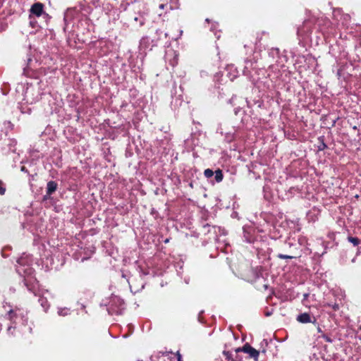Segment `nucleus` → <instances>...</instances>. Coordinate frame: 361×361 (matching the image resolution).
Here are the masks:
<instances>
[{
	"mask_svg": "<svg viewBox=\"0 0 361 361\" xmlns=\"http://www.w3.org/2000/svg\"><path fill=\"white\" fill-rule=\"evenodd\" d=\"M261 267H257L251 268L250 272L252 274V278H248V281L255 284V287L259 291H264L268 289L269 284L267 280L262 277L261 272Z\"/></svg>",
	"mask_w": 361,
	"mask_h": 361,
	"instance_id": "obj_1",
	"label": "nucleus"
},
{
	"mask_svg": "<svg viewBox=\"0 0 361 361\" xmlns=\"http://www.w3.org/2000/svg\"><path fill=\"white\" fill-rule=\"evenodd\" d=\"M235 352H243L245 353L249 354L250 357L253 358L255 360H257L259 355V352L252 348L248 343L244 344V345L241 348H236Z\"/></svg>",
	"mask_w": 361,
	"mask_h": 361,
	"instance_id": "obj_2",
	"label": "nucleus"
},
{
	"mask_svg": "<svg viewBox=\"0 0 361 361\" xmlns=\"http://www.w3.org/2000/svg\"><path fill=\"white\" fill-rule=\"evenodd\" d=\"M44 6L42 3L36 2L31 6L30 9V16L29 18H32V15L35 16L37 17L41 16L44 13Z\"/></svg>",
	"mask_w": 361,
	"mask_h": 361,
	"instance_id": "obj_3",
	"label": "nucleus"
},
{
	"mask_svg": "<svg viewBox=\"0 0 361 361\" xmlns=\"http://www.w3.org/2000/svg\"><path fill=\"white\" fill-rule=\"evenodd\" d=\"M296 320L302 324L312 323L314 325L317 324L316 319L314 317V319L312 320L310 314L307 312L298 314Z\"/></svg>",
	"mask_w": 361,
	"mask_h": 361,
	"instance_id": "obj_4",
	"label": "nucleus"
},
{
	"mask_svg": "<svg viewBox=\"0 0 361 361\" xmlns=\"http://www.w3.org/2000/svg\"><path fill=\"white\" fill-rule=\"evenodd\" d=\"M58 188V184L54 180H50L47 183V195L44 197V200L47 199V196H50L53 194Z\"/></svg>",
	"mask_w": 361,
	"mask_h": 361,
	"instance_id": "obj_5",
	"label": "nucleus"
},
{
	"mask_svg": "<svg viewBox=\"0 0 361 361\" xmlns=\"http://www.w3.org/2000/svg\"><path fill=\"white\" fill-rule=\"evenodd\" d=\"M17 310H11L8 312V318L12 324H16V320L18 317Z\"/></svg>",
	"mask_w": 361,
	"mask_h": 361,
	"instance_id": "obj_6",
	"label": "nucleus"
},
{
	"mask_svg": "<svg viewBox=\"0 0 361 361\" xmlns=\"http://www.w3.org/2000/svg\"><path fill=\"white\" fill-rule=\"evenodd\" d=\"M39 302L42 305V307L44 308V310L46 311L49 307V303L47 300V299L43 296H40L39 298Z\"/></svg>",
	"mask_w": 361,
	"mask_h": 361,
	"instance_id": "obj_7",
	"label": "nucleus"
},
{
	"mask_svg": "<svg viewBox=\"0 0 361 361\" xmlns=\"http://www.w3.org/2000/svg\"><path fill=\"white\" fill-rule=\"evenodd\" d=\"M214 175H215V180L217 183H220L222 181L223 178H224V175H223V173H222V171L221 169H217L214 171Z\"/></svg>",
	"mask_w": 361,
	"mask_h": 361,
	"instance_id": "obj_8",
	"label": "nucleus"
},
{
	"mask_svg": "<svg viewBox=\"0 0 361 361\" xmlns=\"http://www.w3.org/2000/svg\"><path fill=\"white\" fill-rule=\"evenodd\" d=\"M348 240L354 246H357L360 243V240L357 237L348 236Z\"/></svg>",
	"mask_w": 361,
	"mask_h": 361,
	"instance_id": "obj_9",
	"label": "nucleus"
},
{
	"mask_svg": "<svg viewBox=\"0 0 361 361\" xmlns=\"http://www.w3.org/2000/svg\"><path fill=\"white\" fill-rule=\"evenodd\" d=\"M224 355L226 357V360L228 361H236L235 359L233 358L232 354L229 351L224 350L223 352Z\"/></svg>",
	"mask_w": 361,
	"mask_h": 361,
	"instance_id": "obj_10",
	"label": "nucleus"
},
{
	"mask_svg": "<svg viewBox=\"0 0 361 361\" xmlns=\"http://www.w3.org/2000/svg\"><path fill=\"white\" fill-rule=\"evenodd\" d=\"M214 172L210 169H207L204 171V175L207 178L212 177L214 176Z\"/></svg>",
	"mask_w": 361,
	"mask_h": 361,
	"instance_id": "obj_11",
	"label": "nucleus"
},
{
	"mask_svg": "<svg viewBox=\"0 0 361 361\" xmlns=\"http://www.w3.org/2000/svg\"><path fill=\"white\" fill-rule=\"evenodd\" d=\"M6 192V188L4 186V183L0 180V195H4Z\"/></svg>",
	"mask_w": 361,
	"mask_h": 361,
	"instance_id": "obj_12",
	"label": "nucleus"
},
{
	"mask_svg": "<svg viewBox=\"0 0 361 361\" xmlns=\"http://www.w3.org/2000/svg\"><path fill=\"white\" fill-rule=\"evenodd\" d=\"M277 257L279 258V259H283L293 258V257H292V256L287 255H283V254H279L277 255Z\"/></svg>",
	"mask_w": 361,
	"mask_h": 361,
	"instance_id": "obj_13",
	"label": "nucleus"
},
{
	"mask_svg": "<svg viewBox=\"0 0 361 361\" xmlns=\"http://www.w3.org/2000/svg\"><path fill=\"white\" fill-rule=\"evenodd\" d=\"M327 305L329 307H331L332 309L334 310V311H338L339 310V305L337 303H334V305H331V304H327Z\"/></svg>",
	"mask_w": 361,
	"mask_h": 361,
	"instance_id": "obj_14",
	"label": "nucleus"
},
{
	"mask_svg": "<svg viewBox=\"0 0 361 361\" xmlns=\"http://www.w3.org/2000/svg\"><path fill=\"white\" fill-rule=\"evenodd\" d=\"M322 337L328 343H332V341H333L332 339L329 336H328L327 335H326L324 334H323L322 335Z\"/></svg>",
	"mask_w": 361,
	"mask_h": 361,
	"instance_id": "obj_15",
	"label": "nucleus"
},
{
	"mask_svg": "<svg viewBox=\"0 0 361 361\" xmlns=\"http://www.w3.org/2000/svg\"><path fill=\"white\" fill-rule=\"evenodd\" d=\"M326 147H327L326 145L324 142H322V145L319 147V150H323Z\"/></svg>",
	"mask_w": 361,
	"mask_h": 361,
	"instance_id": "obj_16",
	"label": "nucleus"
},
{
	"mask_svg": "<svg viewBox=\"0 0 361 361\" xmlns=\"http://www.w3.org/2000/svg\"><path fill=\"white\" fill-rule=\"evenodd\" d=\"M177 358L178 361H181V355L180 354L179 352L177 353Z\"/></svg>",
	"mask_w": 361,
	"mask_h": 361,
	"instance_id": "obj_17",
	"label": "nucleus"
},
{
	"mask_svg": "<svg viewBox=\"0 0 361 361\" xmlns=\"http://www.w3.org/2000/svg\"><path fill=\"white\" fill-rule=\"evenodd\" d=\"M164 6H165V4H160V5H159V8H161V9H164Z\"/></svg>",
	"mask_w": 361,
	"mask_h": 361,
	"instance_id": "obj_18",
	"label": "nucleus"
},
{
	"mask_svg": "<svg viewBox=\"0 0 361 361\" xmlns=\"http://www.w3.org/2000/svg\"><path fill=\"white\" fill-rule=\"evenodd\" d=\"M317 329L319 333H322V329L319 327V326H318Z\"/></svg>",
	"mask_w": 361,
	"mask_h": 361,
	"instance_id": "obj_19",
	"label": "nucleus"
},
{
	"mask_svg": "<svg viewBox=\"0 0 361 361\" xmlns=\"http://www.w3.org/2000/svg\"><path fill=\"white\" fill-rule=\"evenodd\" d=\"M209 226H210V225L209 224H206L205 225L203 226V228H209Z\"/></svg>",
	"mask_w": 361,
	"mask_h": 361,
	"instance_id": "obj_20",
	"label": "nucleus"
},
{
	"mask_svg": "<svg viewBox=\"0 0 361 361\" xmlns=\"http://www.w3.org/2000/svg\"><path fill=\"white\" fill-rule=\"evenodd\" d=\"M30 24L32 27H34V23H32V21H30Z\"/></svg>",
	"mask_w": 361,
	"mask_h": 361,
	"instance_id": "obj_21",
	"label": "nucleus"
}]
</instances>
